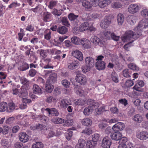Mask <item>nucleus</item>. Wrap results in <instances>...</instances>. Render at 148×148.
<instances>
[{
    "mask_svg": "<svg viewBox=\"0 0 148 148\" xmlns=\"http://www.w3.org/2000/svg\"><path fill=\"white\" fill-rule=\"evenodd\" d=\"M92 130L91 128L89 127L86 128L82 132V133L87 135H89L91 134Z\"/></svg>",
    "mask_w": 148,
    "mask_h": 148,
    "instance_id": "obj_53",
    "label": "nucleus"
},
{
    "mask_svg": "<svg viewBox=\"0 0 148 148\" xmlns=\"http://www.w3.org/2000/svg\"><path fill=\"white\" fill-rule=\"evenodd\" d=\"M82 5L83 6L87 9H90L92 7V5L90 3V2L86 0L82 1Z\"/></svg>",
    "mask_w": 148,
    "mask_h": 148,
    "instance_id": "obj_35",
    "label": "nucleus"
},
{
    "mask_svg": "<svg viewBox=\"0 0 148 148\" xmlns=\"http://www.w3.org/2000/svg\"><path fill=\"white\" fill-rule=\"evenodd\" d=\"M76 82L82 85H85L87 82V79L85 75L80 73L77 74L75 77Z\"/></svg>",
    "mask_w": 148,
    "mask_h": 148,
    "instance_id": "obj_6",
    "label": "nucleus"
},
{
    "mask_svg": "<svg viewBox=\"0 0 148 148\" xmlns=\"http://www.w3.org/2000/svg\"><path fill=\"white\" fill-rule=\"evenodd\" d=\"M20 80L21 84H23L21 88V89L22 90L23 88H27L29 84L28 80L26 78L23 77H22L21 78Z\"/></svg>",
    "mask_w": 148,
    "mask_h": 148,
    "instance_id": "obj_21",
    "label": "nucleus"
},
{
    "mask_svg": "<svg viewBox=\"0 0 148 148\" xmlns=\"http://www.w3.org/2000/svg\"><path fill=\"white\" fill-rule=\"evenodd\" d=\"M136 137L141 140H145L148 138V132L146 131H142L137 133Z\"/></svg>",
    "mask_w": 148,
    "mask_h": 148,
    "instance_id": "obj_8",
    "label": "nucleus"
},
{
    "mask_svg": "<svg viewBox=\"0 0 148 148\" xmlns=\"http://www.w3.org/2000/svg\"><path fill=\"white\" fill-rule=\"evenodd\" d=\"M62 22L63 25L67 27H69L70 25L66 17H63L62 20Z\"/></svg>",
    "mask_w": 148,
    "mask_h": 148,
    "instance_id": "obj_60",
    "label": "nucleus"
},
{
    "mask_svg": "<svg viewBox=\"0 0 148 148\" xmlns=\"http://www.w3.org/2000/svg\"><path fill=\"white\" fill-rule=\"evenodd\" d=\"M7 104L6 102H2L0 104V112H3L7 109Z\"/></svg>",
    "mask_w": 148,
    "mask_h": 148,
    "instance_id": "obj_41",
    "label": "nucleus"
},
{
    "mask_svg": "<svg viewBox=\"0 0 148 148\" xmlns=\"http://www.w3.org/2000/svg\"><path fill=\"white\" fill-rule=\"evenodd\" d=\"M121 140L119 142V145L125 146L126 147V143L127 141V138L126 137H121Z\"/></svg>",
    "mask_w": 148,
    "mask_h": 148,
    "instance_id": "obj_39",
    "label": "nucleus"
},
{
    "mask_svg": "<svg viewBox=\"0 0 148 148\" xmlns=\"http://www.w3.org/2000/svg\"><path fill=\"white\" fill-rule=\"evenodd\" d=\"M140 13L143 17L147 18L143 19L141 21L137 26L138 29H140V30H142L148 26V10L147 9L143 10L141 11Z\"/></svg>",
    "mask_w": 148,
    "mask_h": 148,
    "instance_id": "obj_2",
    "label": "nucleus"
},
{
    "mask_svg": "<svg viewBox=\"0 0 148 148\" xmlns=\"http://www.w3.org/2000/svg\"><path fill=\"white\" fill-rule=\"evenodd\" d=\"M33 92L35 94H40L42 93V91L39 87L36 84H34L33 86Z\"/></svg>",
    "mask_w": 148,
    "mask_h": 148,
    "instance_id": "obj_29",
    "label": "nucleus"
},
{
    "mask_svg": "<svg viewBox=\"0 0 148 148\" xmlns=\"http://www.w3.org/2000/svg\"><path fill=\"white\" fill-rule=\"evenodd\" d=\"M86 100V103L88 104L89 105V106H91L93 107H94V106H97V108H98L99 105L98 103H96L94 101L91 99H88V100Z\"/></svg>",
    "mask_w": 148,
    "mask_h": 148,
    "instance_id": "obj_32",
    "label": "nucleus"
},
{
    "mask_svg": "<svg viewBox=\"0 0 148 148\" xmlns=\"http://www.w3.org/2000/svg\"><path fill=\"white\" fill-rule=\"evenodd\" d=\"M47 132L48 134H46V135L47 138H50L53 137L55 134L54 132L53 131H48Z\"/></svg>",
    "mask_w": 148,
    "mask_h": 148,
    "instance_id": "obj_62",
    "label": "nucleus"
},
{
    "mask_svg": "<svg viewBox=\"0 0 148 148\" xmlns=\"http://www.w3.org/2000/svg\"><path fill=\"white\" fill-rule=\"evenodd\" d=\"M77 61H74L68 64V68L71 69H73L77 68L79 65Z\"/></svg>",
    "mask_w": 148,
    "mask_h": 148,
    "instance_id": "obj_26",
    "label": "nucleus"
},
{
    "mask_svg": "<svg viewBox=\"0 0 148 148\" xmlns=\"http://www.w3.org/2000/svg\"><path fill=\"white\" fill-rule=\"evenodd\" d=\"M74 90L77 95L80 96L84 95V92L82 89V87L81 86L79 85L75 86L74 87Z\"/></svg>",
    "mask_w": 148,
    "mask_h": 148,
    "instance_id": "obj_19",
    "label": "nucleus"
},
{
    "mask_svg": "<svg viewBox=\"0 0 148 148\" xmlns=\"http://www.w3.org/2000/svg\"><path fill=\"white\" fill-rule=\"evenodd\" d=\"M97 144V143L92 140H89L87 142L86 144V148H94Z\"/></svg>",
    "mask_w": 148,
    "mask_h": 148,
    "instance_id": "obj_33",
    "label": "nucleus"
},
{
    "mask_svg": "<svg viewBox=\"0 0 148 148\" xmlns=\"http://www.w3.org/2000/svg\"><path fill=\"white\" fill-rule=\"evenodd\" d=\"M111 138L115 140H120L122 136V134L120 132H115L111 134Z\"/></svg>",
    "mask_w": 148,
    "mask_h": 148,
    "instance_id": "obj_20",
    "label": "nucleus"
},
{
    "mask_svg": "<svg viewBox=\"0 0 148 148\" xmlns=\"http://www.w3.org/2000/svg\"><path fill=\"white\" fill-rule=\"evenodd\" d=\"M75 105L83 106L86 103V100L79 99L75 102Z\"/></svg>",
    "mask_w": 148,
    "mask_h": 148,
    "instance_id": "obj_42",
    "label": "nucleus"
},
{
    "mask_svg": "<svg viewBox=\"0 0 148 148\" xmlns=\"http://www.w3.org/2000/svg\"><path fill=\"white\" fill-rule=\"evenodd\" d=\"M112 143V140L108 137H105L102 140L101 146L104 148H110Z\"/></svg>",
    "mask_w": 148,
    "mask_h": 148,
    "instance_id": "obj_9",
    "label": "nucleus"
},
{
    "mask_svg": "<svg viewBox=\"0 0 148 148\" xmlns=\"http://www.w3.org/2000/svg\"><path fill=\"white\" fill-rule=\"evenodd\" d=\"M62 84L63 86L65 88L69 87L70 84V82L66 79H64L62 82Z\"/></svg>",
    "mask_w": 148,
    "mask_h": 148,
    "instance_id": "obj_57",
    "label": "nucleus"
},
{
    "mask_svg": "<svg viewBox=\"0 0 148 148\" xmlns=\"http://www.w3.org/2000/svg\"><path fill=\"white\" fill-rule=\"evenodd\" d=\"M99 128L103 130L107 126V124L106 123H105L104 122H102L99 123Z\"/></svg>",
    "mask_w": 148,
    "mask_h": 148,
    "instance_id": "obj_64",
    "label": "nucleus"
},
{
    "mask_svg": "<svg viewBox=\"0 0 148 148\" xmlns=\"http://www.w3.org/2000/svg\"><path fill=\"white\" fill-rule=\"evenodd\" d=\"M39 119L40 122L45 123H47L48 120V118L44 115H40L39 116Z\"/></svg>",
    "mask_w": 148,
    "mask_h": 148,
    "instance_id": "obj_47",
    "label": "nucleus"
},
{
    "mask_svg": "<svg viewBox=\"0 0 148 148\" xmlns=\"http://www.w3.org/2000/svg\"><path fill=\"white\" fill-rule=\"evenodd\" d=\"M133 120L136 123H140L143 121V117L141 115L136 114L133 117Z\"/></svg>",
    "mask_w": 148,
    "mask_h": 148,
    "instance_id": "obj_31",
    "label": "nucleus"
},
{
    "mask_svg": "<svg viewBox=\"0 0 148 148\" xmlns=\"http://www.w3.org/2000/svg\"><path fill=\"white\" fill-rule=\"evenodd\" d=\"M18 137L20 140L23 143H26L28 141L29 137L26 133L21 132L19 134Z\"/></svg>",
    "mask_w": 148,
    "mask_h": 148,
    "instance_id": "obj_13",
    "label": "nucleus"
},
{
    "mask_svg": "<svg viewBox=\"0 0 148 148\" xmlns=\"http://www.w3.org/2000/svg\"><path fill=\"white\" fill-rule=\"evenodd\" d=\"M85 62L86 67L82 68V71L84 72L88 71L91 68L95 65L94 60L91 57H87L85 59Z\"/></svg>",
    "mask_w": 148,
    "mask_h": 148,
    "instance_id": "obj_4",
    "label": "nucleus"
},
{
    "mask_svg": "<svg viewBox=\"0 0 148 148\" xmlns=\"http://www.w3.org/2000/svg\"><path fill=\"white\" fill-rule=\"evenodd\" d=\"M27 88H23V89H21V91L18 94V95L20 98H23L24 97H26L27 95V93L26 92V90Z\"/></svg>",
    "mask_w": 148,
    "mask_h": 148,
    "instance_id": "obj_37",
    "label": "nucleus"
},
{
    "mask_svg": "<svg viewBox=\"0 0 148 148\" xmlns=\"http://www.w3.org/2000/svg\"><path fill=\"white\" fill-rule=\"evenodd\" d=\"M52 15L48 12H45L43 15V21L45 22H49L51 19Z\"/></svg>",
    "mask_w": 148,
    "mask_h": 148,
    "instance_id": "obj_25",
    "label": "nucleus"
},
{
    "mask_svg": "<svg viewBox=\"0 0 148 148\" xmlns=\"http://www.w3.org/2000/svg\"><path fill=\"white\" fill-rule=\"evenodd\" d=\"M45 110L48 112L49 116H57L59 115V112L57 109L55 108H52L49 109L47 108Z\"/></svg>",
    "mask_w": 148,
    "mask_h": 148,
    "instance_id": "obj_16",
    "label": "nucleus"
},
{
    "mask_svg": "<svg viewBox=\"0 0 148 148\" xmlns=\"http://www.w3.org/2000/svg\"><path fill=\"white\" fill-rule=\"evenodd\" d=\"M131 72L128 69H125L123 70L122 71L123 76L126 77H129L131 76Z\"/></svg>",
    "mask_w": 148,
    "mask_h": 148,
    "instance_id": "obj_40",
    "label": "nucleus"
},
{
    "mask_svg": "<svg viewBox=\"0 0 148 148\" xmlns=\"http://www.w3.org/2000/svg\"><path fill=\"white\" fill-rule=\"evenodd\" d=\"M106 63L104 61H97L95 63V67L98 70H102L105 69Z\"/></svg>",
    "mask_w": 148,
    "mask_h": 148,
    "instance_id": "obj_18",
    "label": "nucleus"
},
{
    "mask_svg": "<svg viewBox=\"0 0 148 148\" xmlns=\"http://www.w3.org/2000/svg\"><path fill=\"white\" fill-rule=\"evenodd\" d=\"M100 137V135L99 134L95 133L92 136V141L96 142L99 140Z\"/></svg>",
    "mask_w": 148,
    "mask_h": 148,
    "instance_id": "obj_56",
    "label": "nucleus"
},
{
    "mask_svg": "<svg viewBox=\"0 0 148 148\" xmlns=\"http://www.w3.org/2000/svg\"><path fill=\"white\" fill-rule=\"evenodd\" d=\"M52 13L55 15L59 16L62 14V10L55 9L53 10Z\"/></svg>",
    "mask_w": 148,
    "mask_h": 148,
    "instance_id": "obj_61",
    "label": "nucleus"
},
{
    "mask_svg": "<svg viewBox=\"0 0 148 148\" xmlns=\"http://www.w3.org/2000/svg\"><path fill=\"white\" fill-rule=\"evenodd\" d=\"M111 19L109 16H105L100 23V26L103 29L107 28L111 23Z\"/></svg>",
    "mask_w": 148,
    "mask_h": 148,
    "instance_id": "obj_5",
    "label": "nucleus"
},
{
    "mask_svg": "<svg viewBox=\"0 0 148 148\" xmlns=\"http://www.w3.org/2000/svg\"><path fill=\"white\" fill-rule=\"evenodd\" d=\"M117 19L119 25H122L124 20V17L123 14L121 13L118 14L117 16Z\"/></svg>",
    "mask_w": 148,
    "mask_h": 148,
    "instance_id": "obj_28",
    "label": "nucleus"
},
{
    "mask_svg": "<svg viewBox=\"0 0 148 148\" xmlns=\"http://www.w3.org/2000/svg\"><path fill=\"white\" fill-rule=\"evenodd\" d=\"M139 9L140 7L137 4H132L129 5L128 10L130 13L133 14L137 12Z\"/></svg>",
    "mask_w": 148,
    "mask_h": 148,
    "instance_id": "obj_10",
    "label": "nucleus"
},
{
    "mask_svg": "<svg viewBox=\"0 0 148 148\" xmlns=\"http://www.w3.org/2000/svg\"><path fill=\"white\" fill-rule=\"evenodd\" d=\"M52 121L55 124H61L64 122V119L60 118H53Z\"/></svg>",
    "mask_w": 148,
    "mask_h": 148,
    "instance_id": "obj_45",
    "label": "nucleus"
},
{
    "mask_svg": "<svg viewBox=\"0 0 148 148\" xmlns=\"http://www.w3.org/2000/svg\"><path fill=\"white\" fill-rule=\"evenodd\" d=\"M73 119H68L64 121L63 122V125L64 126H69L72 125L73 124Z\"/></svg>",
    "mask_w": 148,
    "mask_h": 148,
    "instance_id": "obj_43",
    "label": "nucleus"
},
{
    "mask_svg": "<svg viewBox=\"0 0 148 148\" xmlns=\"http://www.w3.org/2000/svg\"><path fill=\"white\" fill-rule=\"evenodd\" d=\"M71 101L69 99H63L60 101V106L62 108H66L68 106L71 105Z\"/></svg>",
    "mask_w": 148,
    "mask_h": 148,
    "instance_id": "obj_15",
    "label": "nucleus"
},
{
    "mask_svg": "<svg viewBox=\"0 0 148 148\" xmlns=\"http://www.w3.org/2000/svg\"><path fill=\"white\" fill-rule=\"evenodd\" d=\"M122 5L120 3L118 2H114L111 4L112 7L114 8H120L121 7Z\"/></svg>",
    "mask_w": 148,
    "mask_h": 148,
    "instance_id": "obj_50",
    "label": "nucleus"
},
{
    "mask_svg": "<svg viewBox=\"0 0 148 148\" xmlns=\"http://www.w3.org/2000/svg\"><path fill=\"white\" fill-rule=\"evenodd\" d=\"M133 80H134V79L133 80H127L124 84L125 86L127 88H128L132 86L134 84Z\"/></svg>",
    "mask_w": 148,
    "mask_h": 148,
    "instance_id": "obj_49",
    "label": "nucleus"
},
{
    "mask_svg": "<svg viewBox=\"0 0 148 148\" xmlns=\"http://www.w3.org/2000/svg\"><path fill=\"white\" fill-rule=\"evenodd\" d=\"M43 147V144L40 142H36L34 143L32 145V148H42Z\"/></svg>",
    "mask_w": 148,
    "mask_h": 148,
    "instance_id": "obj_44",
    "label": "nucleus"
},
{
    "mask_svg": "<svg viewBox=\"0 0 148 148\" xmlns=\"http://www.w3.org/2000/svg\"><path fill=\"white\" fill-rule=\"evenodd\" d=\"M111 3L110 0H104L102 1H100L98 6L100 8H104L107 7Z\"/></svg>",
    "mask_w": 148,
    "mask_h": 148,
    "instance_id": "obj_22",
    "label": "nucleus"
},
{
    "mask_svg": "<svg viewBox=\"0 0 148 148\" xmlns=\"http://www.w3.org/2000/svg\"><path fill=\"white\" fill-rule=\"evenodd\" d=\"M72 42L77 45L81 43V40L79 38L74 36L71 38Z\"/></svg>",
    "mask_w": 148,
    "mask_h": 148,
    "instance_id": "obj_38",
    "label": "nucleus"
},
{
    "mask_svg": "<svg viewBox=\"0 0 148 148\" xmlns=\"http://www.w3.org/2000/svg\"><path fill=\"white\" fill-rule=\"evenodd\" d=\"M9 131V127L7 125H4L3 127L2 133L3 134H6L8 133Z\"/></svg>",
    "mask_w": 148,
    "mask_h": 148,
    "instance_id": "obj_59",
    "label": "nucleus"
},
{
    "mask_svg": "<svg viewBox=\"0 0 148 148\" xmlns=\"http://www.w3.org/2000/svg\"><path fill=\"white\" fill-rule=\"evenodd\" d=\"M72 55L78 59L79 61H82L83 60V57L82 53L77 50L73 51L72 53Z\"/></svg>",
    "mask_w": 148,
    "mask_h": 148,
    "instance_id": "obj_17",
    "label": "nucleus"
},
{
    "mask_svg": "<svg viewBox=\"0 0 148 148\" xmlns=\"http://www.w3.org/2000/svg\"><path fill=\"white\" fill-rule=\"evenodd\" d=\"M15 104L13 102H11L9 103L8 107H7V109H9L10 111H12L15 108Z\"/></svg>",
    "mask_w": 148,
    "mask_h": 148,
    "instance_id": "obj_63",
    "label": "nucleus"
},
{
    "mask_svg": "<svg viewBox=\"0 0 148 148\" xmlns=\"http://www.w3.org/2000/svg\"><path fill=\"white\" fill-rule=\"evenodd\" d=\"M67 29L65 27L62 26L59 27L57 29V31L61 34H64L67 32Z\"/></svg>",
    "mask_w": 148,
    "mask_h": 148,
    "instance_id": "obj_34",
    "label": "nucleus"
},
{
    "mask_svg": "<svg viewBox=\"0 0 148 148\" xmlns=\"http://www.w3.org/2000/svg\"><path fill=\"white\" fill-rule=\"evenodd\" d=\"M89 24L88 22H84L81 24L79 27L80 32H83L88 30Z\"/></svg>",
    "mask_w": 148,
    "mask_h": 148,
    "instance_id": "obj_23",
    "label": "nucleus"
},
{
    "mask_svg": "<svg viewBox=\"0 0 148 148\" xmlns=\"http://www.w3.org/2000/svg\"><path fill=\"white\" fill-rule=\"evenodd\" d=\"M111 77L112 80L115 83L119 82L118 76L117 73L115 72H113L111 74Z\"/></svg>",
    "mask_w": 148,
    "mask_h": 148,
    "instance_id": "obj_36",
    "label": "nucleus"
},
{
    "mask_svg": "<svg viewBox=\"0 0 148 148\" xmlns=\"http://www.w3.org/2000/svg\"><path fill=\"white\" fill-rule=\"evenodd\" d=\"M72 134L73 132L70 129H69L67 132V133L66 134L65 136L66 139L68 140H70L72 135Z\"/></svg>",
    "mask_w": 148,
    "mask_h": 148,
    "instance_id": "obj_52",
    "label": "nucleus"
},
{
    "mask_svg": "<svg viewBox=\"0 0 148 148\" xmlns=\"http://www.w3.org/2000/svg\"><path fill=\"white\" fill-rule=\"evenodd\" d=\"M8 142L6 139H2L1 141V145L4 148H8Z\"/></svg>",
    "mask_w": 148,
    "mask_h": 148,
    "instance_id": "obj_58",
    "label": "nucleus"
},
{
    "mask_svg": "<svg viewBox=\"0 0 148 148\" xmlns=\"http://www.w3.org/2000/svg\"><path fill=\"white\" fill-rule=\"evenodd\" d=\"M143 29L142 30H140V29H138L137 27L135 28L134 30L138 31L136 33L130 30L127 31L125 33V36L122 38L123 40L124 39L126 40H131V42H133L142 35V34L140 31H142Z\"/></svg>",
    "mask_w": 148,
    "mask_h": 148,
    "instance_id": "obj_1",
    "label": "nucleus"
},
{
    "mask_svg": "<svg viewBox=\"0 0 148 148\" xmlns=\"http://www.w3.org/2000/svg\"><path fill=\"white\" fill-rule=\"evenodd\" d=\"M125 127L124 124L121 122H119L113 126L112 130L115 132H118L122 130Z\"/></svg>",
    "mask_w": 148,
    "mask_h": 148,
    "instance_id": "obj_11",
    "label": "nucleus"
},
{
    "mask_svg": "<svg viewBox=\"0 0 148 148\" xmlns=\"http://www.w3.org/2000/svg\"><path fill=\"white\" fill-rule=\"evenodd\" d=\"M78 17V15H75L73 13L70 14L68 16L69 20L71 21H75L76 20H77V18Z\"/></svg>",
    "mask_w": 148,
    "mask_h": 148,
    "instance_id": "obj_51",
    "label": "nucleus"
},
{
    "mask_svg": "<svg viewBox=\"0 0 148 148\" xmlns=\"http://www.w3.org/2000/svg\"><path fill=\"white\" fill-rule=\"evenodd\" d=\"M105 38L107 39H112L117 41L119 40V37L115 35L114 33H111L110 31H105L103 32Z\"/></svg>",
    "mask_w": 148,
    "mask_h": 148,
    "instance_id": "obj_7",
    "label": "nucleus"
},
{
    "mask_svg": "<svg viewBox=\"0 0 148 148\" xmlns=\"http://www.w3.org/2000/svg\"><path fill=\"white\" fill-rule=\"evenodd\" d=\"M84 48V49H88L91 48V45L89 40L86 38H83L81 39L80 43Z\"/></svg>",
    "mask_w": 148,
    "mask_h": 148,
    "instance_id": "obj_14",
    "label": "nucleus"
},
{
    "mask_svg": "<svg viewBox=\"0 0 148 148\" xmlns=\"http://www.w3.org/2000/svg\"><path fill=\"white\" fill-rule=\"evenodd\" d=\"M136 17L134 15L129 16L127 19L128 22L131 25H133L136 22Z\"/></svg>",
    "mask_w": 148,
    "mask_h": 148,
    "instance_id": "obj_30",
    "label": "nucleus"
},
{
    "mask_svg": "<svg viewBox=\"0 0 148 148\" xmlns=\"http://www.w3.org/2000/svg\"><path fill=\"white\" fill-rule=\"evenodd\" d=\"M90 40L91 42L95 45L101 46L103 45V43L101 39L95 36H92L91 37Z\"/></svg>",
    "mask_w": 148,
    "mask_h": 148,
    "instance_id": "obj_12",
    "label": "nucleus"
},
{
    "mask_svg": "<svg viewBox=\"0 0 148 148\" xmlns=\"http://www.w3.org/2000/svg\"><path fill=\"white\" fill-rule=\"evenodd\" d=\"M92 120L88 118H84L82 121V125L87 126H90L92 124Z\"/></svg>",
    "mask_w": 148,
    "mask_h": 148,
    "instance_id": "obj_27",
    "label": "nucleus"
},
{
    "mask_svg": "<svg viewBox=\"0 0 148 148\" xmlns=\"http://www.w3.org/2000/svg\"><path fill=\"white\" fill-rule=\"evenodd\" d=\"M46 101L48 103L55 102L56 101V98L53 96H51L48 97L46 100Z\"/></svg>",
    "mask_w": 148,
    "mask_h": 148,
    "instance_id": "obj_54",
    "label": "nucleus"
},
{
    "mask_svg": "<svg viewBox=\"0 0 148 148\" xmlns=\"http://www.w3.org/2000/svg\"><path fill=\"white\" fill-rule=\"evenodd\" d=\"M86 141L82 139L79 140L77 144L75 146V148H84L86 144Z\"/></svg>",
    "mask_w": 148,
    "mask_h": 148,
    "instance_id": "obj_24",
    "label": "nucleus"
},
{
    "mask_svg": "<svg viewBox=\"0 0 148 148\" xmlns=\"http://www.w3.org/2000/svg\"><path fill=\"white\" fill-rule=\"evenodd\" d=\"M104 109L103 108H97L96 105H95L94 107H92L91 105L89 106L84 108L83 113L85 115L88 116L92 113L93 111L95 110L96 112V113L98 114H101L104 110Z\"/></svg>",
    "mask_w": 148,
    "mask_h": 148,
    "instance_id": "obj_3",
    "label": "nucleus"
},
{
    "mask_svg": "<svg viewBox=\"0 0 148 148\" xmlns=\"http://www.w3.org/2000/svg\"><path fill=\"white\" fill-rule=\"evenodd\" d=\"M123 60L124 61L126 60L128 61L129 62H132L134 60V59L132 57L129 56L128 55H126L124 56H122Z\"/></svg>",
    "mask_w": 148,
    "mask_h": 148,
    "instance_id": "obj_55",
    "label": "nucleus"
},
{
    "mask_svg": "<svg viewBox=\"0 0 148 148\" xmlns=\"http://www.w3.org/2000/svg\"><path fill=\"white\" fill-rule=\"evenodd\" d=\"M128 67L130 69L133 71H137L139 70L138 67L134 64L131 63L128 65Z\"/></svg>",
    "mask_w": 148,
    "mask_h": 148,
    "instance_id": "obj_46",
    "label": "nucleus"
},
{
    "mask_svg": "<svg viewBox=\"0 0 148 148\" xmlns=\"http://www.w3.org/2000/svg\"><path fill=\"white\" fill-rule=\"evenodd\" d=\"M53 86L50 83L46 82V90L47 92H52Z\"/></svg>",
    "mask_w": 148,
    "mask_h": 148,
    "instance_id": "obj_48",
    "label": "nucleus"
}]
</instances>
